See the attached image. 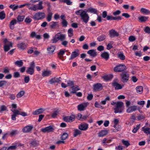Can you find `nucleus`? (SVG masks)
I'll return each instance as SVG.
<instances>
[{
    "label": "nucleus",
    "instance_id": "2",
    "mask_svg": "<svg viewBox=\"0 0 150 150\" xmlns=\"http://www.w3.org/2000/svg\"><path fill=\"white\" fill-rule=\"evenodd\" d=\"M11 111L13 113V114L11 115V119L15 121L16 120V117L18 115H20L23 116L25 117L28 115L25 112H20L18 110L15 109H12Z\"/></svg>",
    "mask_w": 150,
    "mask_h": 150
},
{
    "label": "nucleus",
    "instance_id": "16",
    "mask_svg": "<svg viewBox=\"0 0 150 150\" xmlns=\"http://www.w3.org/2000/svg\"><path fill=\"white\" fill-rule=\"evenodd\" d=\"M109 36L111 38L117 37L119 35L118 33L114 30H112L109 31Z\"/></svg>",
    "mask_w": 150,
    "mask_h": 150
},
{
    "label": "nucleus",
    "instance_id": "62",
    "mask_svg": "<svg viewBox=\"0 0 150 150\" xmlns=\"http://www.w3.org/2000/svg\"><path fill=\"white\" fill-rule=\"evenodd\" d=\"M119 122V120L118 119H115L114 120V125H113V127L114 128L116 127V126H117V124Z\"/></svg>",
    "mask_w": 150,
    "mask_h": 150
},
{
    "label": "nucleus",
    "instance_id": "23",
    "mask_svg": "<svg viewBox=\"0 0 150 150\" xmlns=\"http://www.w3.org/2000/svg\"><path fill=\"white\" fill-rule=\"evenodd\" d=\"M100 56L102 58L105 59L106 61L109 58V54L106 52L102 53Z\"/></svg>",
    "mask_w": 150,
    "mask_h": 150
},
{
    "label": "nucleus",
    "instance_id": "57",
    "mask_svg": "<svg viewBox=\"0 0 150 150\" xmlns=\"http://www.w3.org/2000/svg\"><path fill=\"white\" fill-rule=\"evenodd\" d=\"M121 128V126L120 125H118L117 128L114 129H113L112 130V132H116L120 131Z\"/></svg>",
    "mask_w": 150,
    "mask_h": 150
},
{
    "label": "nucleus",
    "instance_id": "39",
    "mask_svg": "<svg viewBox=\"0 0 150 150\" xmlns=\"http://www.w3.org/2000/svg\"><path fill=\"white\" fill-rule=\"evenodd\" d=\"M25 94V91H21L18 92L16 95V97L18 98H21Z\"/></svg>",
    "mask_w": 150,
    "mask_h": 150
},
{
    "label": "nucleus",
    "instance_id": "45",
    "mask_svg": "<svg viewBox=\"0 0 150 150\" xmlns=\"http://www.w3.org/2000/svg\"><path fill=\"white\" fill-rule=\"evenodd\" d=\"M30 144H31V146H36L38 145V142L37 141L33 140L31 142Z\"/></svg>",
    "mask_w": 150,
    "mask_h": 150
},
{
    "label": "nucleus",
    "instance_id": "63",
    "mask_svg": "<svg viewBox=\"0 0 150 150\" xmlns=\"http://www.w3.org/2000/svg\"><path fill=\"white\" fill-rule=\"evenodd\" d=\"M74 85V82L72 81L69 80L67 81V86H73Z\"/></svg>",
    "mask_w": 150,
    "mask_h": 150
},
{
    "label": "nucleus",
    "instance_id": "59",
    "mask_svg": "<svg viewBox=\"0 0 150 150\" xmlns=\"http://www.w3.org/2000/svg\"><path fill=\"white\" fill-rule=\"evenodd\" d=\"M71 88L74 91H78L80 90V88L78 86L75 85V86H72Z\"/></svg>",
    "mask_w": 150,
    "mask_h": 150
},
{
    "label": "nucleus",
    "instance_id": "37",
    "mask_svg": "<svg viewBox=\"0 0 150 150\" xmlns=\"http://www.w3.org/2000/svg\"><path fill=\"white\" fill-rule=\"evenodd\" d=\"M57 35L56 34L54 37H53L51 40V41L52 43H55L57 42L58 40V37H57Z\"/></svg>",
    "mask_w": 150,
    "mask_h": 150
},
{
    "label": "nucleus",
    "instance_id": "18",
    "mask_svg": "<svg viewBox=\"0 0 150 150\" xmlns=\"http://www.w3.org/2000/svg\"><path fill=\"white\" fill-rule=\"evenodd\" d=\"M79 50L78 49H76L75 51L72 52L69 59H72L78 56L79 55Z\"/></svg>",
    "mask_w": 150,
    "mask_h": 150
},
{
    "label": "nucleus",
    "instance_id": "42",
    "mask_svg": "<svg viewBox=\"0 0 150 150\" xmlns=\"http://www.w3.org/2000/svg\"><path fill=\"white\" fill-rule=\"evenodd\" d=\"M106 38V36L105 35H102L100 36L97 38V40L99 42H101L103 41Z\"/></svg>",
    "mask_w": 150,
    "mask_h": 150
},
{
    "label": "nucleus",
    "instance_id": "53",
    "mask_svg": "<svg viewBox=\"0 0 150 150\" xmlns=\"http://www.w3.org/2000/svg\"><path fill=\"white\" fill-rule=\"evenodd\" d=\"M140 126L139 125H137L136 127L134 128L132 131V132L134 133H136L139 129Z\"/></svg>",
    "mask_w": 150,
    "mask_h": 150
},
{
    "label": "nucleus",
    "instance_id": "49",
    "mask_svg": "<svg viewBox=\"0 0 150 150\" xmlns=\"http://www.w3.org/2000/svg\"><path fill=\"white\" fill-rule=\"evenodd\" d=\"M5 17V14L4 11L0 12V19H3Z\"/></svg>",
    "mask_w": 150,
    "mask_h": 150
},
{
    "label": "nucleus",
    "instance_id": "19",
    "mask_svg": "<svg viewBox=\"0 0 150 150\" xmlns=\"http://www.w3.org/2000/svg\"><path fill=\"white\" fill-rule=\"evenodd\" d=\"M60 77L58 78H52L49 81V82L50 84H52L55 83H60L61 81V80L60 79Z\"/></svg>",
    "mask_w": 150,
    "mask_h": 150
},
{
    "label": "nucleus",
    "instance_id": "22",
    "mask_svg": "<svg viewBox=\"0 0 150 150\" xmlns=\"http://www.w3.org/2000/svg\"><path fill=\"white\" fill-rule=\"evenodd\" d=\"M55 48V47L54 46L52 45L50 46H49L47 49L48 53L49 54H52L54 51Z\"/></svg>",
    "mask_w": 150,
    "mask_h": 150
},
{
    "label": "nucleus",
    "instance_id": "11",
    "mask_svg": "<svg viewBox=\"0 0 150 150\" xmlns=\"http://www.w3.org/2000/svg\"><path fill=\"white\" fill-rule=\"evenodd\" d=\"M88 104V103H85L78 105L77 106L78 110L80 111L84 110L85 108L87 107Z\"/></svg>",
    "mask_w": 150,
    "mask_h": 150
},
{
    "label": "nucleus",
    "instance_id": "10",
    "mask_svg": "<svg viewBox=\"0 0 150 150\" xmlns=\"http://www.w3.org/2000/svg\"><path fill=\"white\" fill-rule=\"evenodd\" d=\"M54 129L51 126H49L41 129V131L44 133H49L53 132Z\"/></svg>",
    "mask_w": 150,
    "mask_h": 150
},
{
    "label": "nucleus",
    "instance_id": "1",
    "mask_svg": "<svg viewBox=\"0 0 150 150\" xmlns=\"http://www.w3.org/2000/svg\"><path fill=\"white\" fill-rule=\"evenodd\" d=\"M87 13V11L81 9L76 11L75 13L77 15H80L82 22L86 24L90 18Z\"/></svg>",
    "mask_w": 150,
    "mask_h": 150
},
{
    "label": "nucleus",
    "instance_id": "9",
    "mask_svg": "<svg viewBox=\"0 0 150 150\" xmlns=\"http://www.w3.org/2000/svg\"><path fill=\"white\" fill-rule=\"evenodd\" d=\"M103 86L101 83H97L93 85V90L95 91H99L103 89Z\"/></svg>",
    "mask_w": 150,
    "mask_h": 150
},
{
    "label": "nucleus",
    "instance_id": "32",
    "mask_svg": "<svg viewBox=\"0 0 150 150\" xmlns=\"http://www.w3.org/2000/svg\"><path fill=\"white\" fill-rule=\"evenodd\" d=\"M53 13L50 11H49L47 16V20L48 22H50L51 20Z\"/></svg>",
    "mask_w": 150,
    "mask_h": 150
},
{
    "label": "nucleus",
    "instance_id": "58",
    "mask_svg": "<svg viewBox=\"0 0 150 150\" xmlns=\"http://www.w3.org/2000/svg\"><path fill=\"white\" fill-rule=\"evenodd\" d=\"M137 118L138 120H140L144 119L145 118V117L142 115H138Z\"/></svg>",
    "mask_w": 150,
    "mask_h": 150
},
{
    "label": "nucleus",
    "instance_id": "13",
    "mask_svg": "<svg viewBox=\"0 0 150 150\" xmlns=\"http://www.w3.org/2000/svg\"><path fill=\"white\" fill-rule=\"evenodd\" d=\"M33 126L32 125L25 126L23 129V132L24 133H30L33 129Z\"/></svg>",
    "mask_w": 150,
    "mask_h": 150
},
{
    "label": "nucleus",
    "instance_id": "48",
    "mask_svg": "<svg viewBox=\"0 0 150 150\" xmlns=\"http://www.w3.org/2000/svg\"><path fill=\"white\" fill-rule=\"evenodd\" d=\"M24 18V16H21L19 15L17 17V21L18 22H21L23 21Z\"/></svg>",
    "mask_w": 150,
    "mask_h": 150
},
{
    "label": "nucleus",
    "instance_id": "30",
    "mask_svg": "<svg viewBox=\"0 0 150 150\" xmlns=\"http://www.w3.org/2000/svg\"><path fill=\"white\" fill-rule=\"evenodd\" d=\"M58 25V22H57L52 21L50 22V26L52 28L54 29L55 28L57 25Z\"/></svg>",
    "mask_w": 150,
    "mask_h": 150
},
{
    "label": "nucleus",
    "instance_id": "21",
    "mask_svg": "<svg viewBox=\"0 0 150 150\" xmlns=\"http://www.w3.org/2000/svg\"><path fill=\"white\" fill-rule=\"evenodd\" d=\"M12 42H10L9 44H5L4 47V51L5 52L8 51L10 49V47H12Z\"/></svg>",
    "mask_w": 150,
    "mask_h": 150
},
{
    "label": "nucleus",
    "instance_id": "43",
    "mask_svg": "<svg viewBox=\"0 0 150 150\" xmlns=\"http://www.w3.org/2000/svg\"><path fill=\"white\" fill-rule=\"evenodd\" d=\"M115 113H121L122 112L123 109L121 108H114Z\"/></svg>",
    "mask_w": 150,
    "mask_h": 150
},
{
    "label": "nucleus",
    "instance_id": "38",
    "mask_svg": "<svg viewBox=\"0 0 150 150\" xmlns=\"http://www.w3.org/2000/svg\"><path fill=\"white\" fill-rule=\"evenodd\" d=\"M15 65L19 67H22L23 64V62L22 60L17 61L15 62Z\"/></svg>",
    "mask_w": 150,
    "mask_h": 150
},
{
    "label": "nucleus",
    "instance_id": "33",
    "mask_svg": "<svg viewBox=\"0 0 150 150\" xmlns=\"http://www.w3.org/2000/svg\"><path fill=\"white\" fill-rule=\"evenodd\" d=\"M137 92L139 94L142 93L143 91V87L142 86H139L136 88Z\"/></svg>",
    "mask_w": 150,
    "mask_h": 150
},
{
    "label": "nucleus",
    "instance_id": "8",
    "mask_svg": "<svg viewBox=\"0 0 150 150\" xmlns=\"http://www.w3.org/2000/svg\"><path fill=\"white\" fill-rule=\"evenodd\" d=\"M118 80L115 79L113 81L112 84V86L115 88V90L121 89L122 88L123 86L121 85L120 84L117 83Z\"/></svg>",
    "mask_w": 150,
    "mask_h": 150
},
{
    "label": "nucleus",
    "instance_id": "60",
    "mask_svg": "<svg viewBox=\"0 0 150 150\" xmlns=\"http://www.w3.org/2000/svg\"><path fill=\"white\" fill-rule=\"evenodd\" d=\"M144 31L145 33L150 34V28L149 26H146L145 28Z\"/></svg>",
    "mask_w": 150,
    "mask_h": 150
},
{
    "label": "nucleus",
    "instance_id": "31",
    "mask_svg": "<svg viewBox=\"0 0 150 150\" xmlns=\"http://www.w3.org/2000/svg\"><path fill=\"white\" fill-rule=\"evenodd\" d=\"M17 21L16 20L14 19L10 22V27L11 29H13L14 28V25L16 23Z\"/></svg>",
    "mask_w": 150,
    "mask_h": 150
},
{
    "label": "nucleus",
    "instance_id": "17",
    "mask_svg": "<svg viewBox=\"0 0 150 150\" xmlns=\"http://www.w3.org/2000/svg\"><path fill=\"white\" fill-rule=\"evenodd\" d=\"M45 110L43 108H40L33 111L32 112V114L34 115L41 114L43 113L45 111Z\"/></svg>",
    "mask_w": 150,
    "mask_h": 150
},
{
    "label": "nucleus",
    "instance_id": "64",
    "mask_svg": "<svg viewBox=\"0 0 150 150\" xmlns=\"http://www.w3.org/2000/svg\"><path fill=\"white\" fill-rule=\"evenodd\" d=\"M30 80V78L29 76H25L24 78V82L26 83H28Z\"/></svg>",
    "mask_w": 150,
    "mask_h": 150
},
{
    "label": "nucleus",
    "instance_id": "28",
    "mask_svg": "<svg viewBox=\"0 0 150 150\" xmlns=\"http://www.w3.org/2000/svg\"><path fill=\"white\" fill-rule=\"evenodd\" d=\"M51 74L50 71L46 70L43 71L42 73V76L44 77L50 76Z\"/></svg>",
    "mask_w": 150,
    "mask_h": 150
},
{
    "label": "nucleus",
    "instance_id": "46",
    "mask_svg": "<svg viewBox=\"0 0 150 150\" xmlns=\"http://www.w3.org/2000/svg\"><path fill=\"white\" fill-rule=\"evenodd\" d=\"M73 29L71 28H70L68 30V33L69 37H70L73 35Z\"/></svg>",
    "mask_w": 150,
    "mask_h": 150
},
{
    "label": "nucleus",
    "instance_id": "5",
    "mask_svg": "<svg viewBox=\"0 0 150 150\" xmlns=\"http://www.w3.org/2000/svg\"><path fill=\"white\" fill-rule=\"evenodd\" d=\"M121 81L124 83H126L128 81L129 75L126 72H124L120 74Z\"/></svg>",
    "mask_w": 150,
    "mask_h": 150
},
{
    "label": "nucleus",
    "instance_id": "50",
    "mask_svg": "<svg viewBox=\"0 0 150 150\" xmlns=\"http://www.w3.org/2000/svg\"><path fill=\"white\" fill-rule=\"evenodd\" d=\"M118 57L121 60H123L125 59V57L123 53L118 54Z\"/></svg>",
    "mask_w": 150,
    "mask_h": 150
},
{
    "label": "nucleus",
    "instance_id": "27",
    "mask_svg": "<svg viewBox=\"0 0 150 150\" xmlns=\"http://www.w3.org/2000/svg\"><path fill=\"white\" fill-rule=\"evenodd\" d=\"M104 80L107 81L111 80L112 78V76L111 75L104 76L102 77Z\"/></svg>",
    "mask_w": 150,
    "mask_h": 150
},
{
    "label": "nucleus",
    "instance_id": "15",
    "mask_svg": "<svg viewBox=\"0 0 150 150\" xmlns=\"http://www.w3.org/2000/svg\"><path fill=\"white\" fill-rule=\"evenodd\" d=\"M88 124L83 123L79 125V128L81 130H86L88 128Z\"/></svg>",
    "mask_w": 150,
    "mask_h": 150
},
{
    "label": "nucleus",
    "instance_id": "26",
    "mask_svg": "<svg viewBox=\"0 0 150 150\" xmlns=\"http://www.w3.org/2000/svg\"><path fill=\"white\" fill-rule=\"evenodd\" d=\"M108 131L107 130H102L98 133V136L100 137H103L108 133Z\"/></svg>",
    "mask_w": 150,
    "mask_h": 150
},
{
    "label": "nucleus",
    "instance_id": "12",
    "mask_svg": "<svg viewBox=\"0 0 150 150\" xmlns=\"http://www.w3.org/2000/svg\"><path fill=\"white\" fill-rule=\"evenodd\" d=\"M75 119V117L74 115H72L69 116L65 117H64L63 120L67 122H72Z\"/></svg>",
    "mask_w": 150,
    "mask_h": 150
},
{
    "label": "nucleus",
    "instance_id": "34",
    "mask_svg": "<svg viewBox=\"0 0 150 150\" xmlns=\"http://www.w3.org/2000/svg\"><path fill=\"white\" fill-rule=\"evenodd\" d=\"M86 11L87 12H90L94 14H96L97 13V10L96 9L91 7L89 8Z\"/></svg>",
    "mask_w": 150,
    "mask_h": 150
},
{
    "label": "nucleus",
    "instance_id": "52",
    "mask_svg": "<svg viewBox=\"0 0 150 150\" xmlns=\"http://www.w3.org/2000/svg\"><path fill=\"white\" fill-rule=\"evenodd\" d=\"M143 131L146 134H150V128L146 127L144 128Z\"/></svg>",
    "mask_w": 150,
    "mask_h": 150
},
{
    "label": "nucleus",
    "instance_id": "56",
    "mask_svg": "<svg viewBox=\"0 0 150 150\" xmlns=\"http://www.w3.org/2000/svg\"><path fill=\"white\" fill-rule=\"evenodd\" d=\"M7 82L5 81H0V87L6 85Z\"/></svg>",
    "mask_w": 150,
    "mask_h": 150
},
{
    "label": "nucleus",
    "instance_id": "4",
    "mask_svg": "<svg viewBox=\"0 0 150 150\" xmlns=\"http://www.w3.org/2000/svg\"><path fill=\"white\" fill-rule=\"evenodd\" d=\"M35 66V64L34 62H31L30 64V67H28L26 70L27 73L30 75L33 74L34 72Z\"/></svg>",
    "mask_w": 150,
    "mask_h": 150
},
{
    "label": "nucleus",
    "instance_id": "24",
    "mask_svg": "<svg viewBox=\"0 0 150 150\" xmlns=\"http://www.w3.org/2000/svg\"><path fill=\"white\" fill-rule=\"evenodd\" d=\"M17 46L18 48L22 50H24L27 47L26 45L24 42H21L18 44Z\"/></svg>",
    "mask_w": 150,
    "mask_h": 150
},
{
    "label": "nucleus",
    "instance_id": "44",
    "mask_svg": "<svg viewBox=\"0 0 150 150\" xmlns=\"http://www.w3.org/2000/svg\"><path fill=\"white\" fill-rule=\"evenodd\" d=\"M68 134L67 133H64L61 137V139L62 140L66 139L68 137Z\"/></svg>",
    "mask_w": 150,
    "mask_h": 150
},
{
    "label": "nucleus",
    "instance_id": "7",
    "mask_svg": "<svg viewBox=\"0 0 150 150\" xmlns=\"http://www.w3.org/2000/svg\"><path fill=\"white\" fill-rule=\"evenodd\" d=\"M42 1H40L39 2L38 5V6L37 7L36 5H33V7H29V9L34 11H35L37 10H42L43 9V7L42 5Z\"/></svg>",
    "mask_w": 150,
    "mask_h": 150
},
{
    "label": "nucleus",
    "instance_id": "40",
    "mask_svg": "<svg viewBox=\"0 0 150 150\" xmlns=\"http://www.w3.org/2000/svg\"><path fill=\"white\" fill-rule=\"evenodd\" d=\"M140 11L142 13L146 14H150V11L149 10L144 8L141 9Z\"/></svg>",
    "mask_w": 150,
    "mask_h": 150
},
{
    "label": "nucleus",
    "instance_id": "3",
    "mask_svg": "<svg viewBox=\"0 0 150 150\" xmlns=\"http://www.w3.org/2000/svg\"><path fill=\"white\" fill-rule=\"evenodd\" d=\"M45 17V14L42 12L36 13L33 16V18L35 20H42Z\"/></svg>",
    "mask_w": 150,
    "mask_h": 150
},
{
    "label": "nucleus",
    "instance_id": "35",
    "mask_svg": "<svg viewBox=\"0 0 150 150\" xmlns=\"http://www.w3.org/2000/svg\"><path fill=\"white\" fill-rule=\"evenodd\" d=\"M81 134V131L78 129H75L74 130L73 136L74 137H76L78 135H80Z\"/></svg>",
    "mask_w": 150,
    "mask_h": 150
},
{
    "label": "nucleus",
    "instance_id": "25",
    "mask_svg": "<svg viewBox=\"0 0 150 150\" xmlns=\"http://www.w3.org/2000/svg\"><path fill=\"white\" fill-rule=\"evenodd\" d=\"M57 37H58V40L63 41L65 39V35L61 34V33H59L57 34Z\"/></svg>",
    "mask_w": 150,
    "mask_h": 150
},
{
    "label": "nucleus",
    "instance_id": "47",
    "mask_svg": "<svg viewBox=\"0 0 150 150\" xmlns=\"http://www.w3.org/2000/svg\"><path fill=\"white\" fill-rule=\"evenodd\" d=\"M122 142L124 145L127 147L128 146L130 145L129 141L127 140H125L124 139H122Z\"/></svg>",
    "mask_w": 150,
    "mask_h": 150
},
{
    "label": "nucleus",
    "instance_id": "54",
    "mask_svg": "<svg viewBox=\"0 0 150 150\" xmlns=\"http://www.w3.org/2000/svg\"><path fill=\"white\" fill-rule=\"evenodd\" d=\"M62 2L66 3L67 5H71L72 4L70 0H62Z\"/></svg>",
    "mask_w": 150,
    "mask_h": 150
},
{
    "label": "nucleus",
    "instance_id": "6",
    "mask_svg": "<svg viewBox=\"0 0 150 150\" xmlns=\"http://www.w3.org/2000/svg\"><path fill=\"white\" fill-rule=\"evenodd\" d=\"M126 69L125 65L120 64L115 67L114 69V71L116 72H121L126 70Z\"/></svg>",
    "mask_w": 150,
    "mask_h": 150
},
{
    "label": "nucleus",
    "instance_id": "36",
    "mask_svg": "<svg viewBox=\"0 0 150 150\" xmlns=\"http://www.w3.org/2000/svg\"><path fill=\"white\" fill-rule=\"evenodd\" d=\"M65 52V51H64L61 50L58 53V57L59 59L62 60H63L62 59V57H63L62 55L64 54Z\"/></svg>",
    "mask_w": 150,
    "mask_h": 150
},
{
    "label": "nucleus",
    "instance_id": "51",
    "mask_svg": "<svg viewBox=\"0 0 150 150\" xmlns=\"http://www.w3.org/2000/svg\"><path fill=\"white\" fill-rule=\"evenodd\" d=\"M116 107L117 108H122L123 105V103L121 102H117L116 104Z\"/></svg>",
    "mask_w": 150,
    "mask_h": 150
},
{
    "label": "nucleus",
    "instance_id": "14",
    "mask_svg": "<svg viewBox=\"0 0 150 150\" xmlns=\"http://www.w3.org/2000/svg\"><path fill=\"white\" fill-rule=\"evenodd\" d=\"M137 109V106L134 105L128 107L126 110V112L128 113L136 111Z\"/></svg>",
    "mask_w": 150,
    "mask_h": 150
},
{
    "label": "nucleus",
    "instance_id": "55",
    "mask_svg": "<svg viewBox=\"0 0 150 150\" xmlns=\"http://www.w3.org/2000/svg\"><path fill=\"white\" fill-rule=\"evenodd\" d=\"M18 7V6H15V5H11L9 7L12 9L13 11H15L17 9Z\"/></svg>",
    "mask_w": 150,
    "mask_h": 150
},
{
    "label": "nucleus",
    "instance_id": "20",
    "mask_svg": "<svg viewBox=\"0 0 150 150\" xmlns=\"http://www.w3.org/2000/svg\"><path fill=\"white\" fill-rule=\"evenodd\" d=\"M87 53L93 57H94L97 55V52L94 50H90L87 51Z\"/></svg>",
    "mask_w": 150,
    "mask_h": 150
},
{
    "label": "nucleus",
    "instance_id": "29",
    "mask_svg": "<svg viewBox=\"0 0 150 150\" xmlns=\"http://www.w3.org/2000/svg\"><path fill=\"white\" fill-rule=\"evenodd\" d=\"M30 37L32 38L35 37L38 39H40L41 38L40 35H37L34 32H32L30 35Z\"/></svg>",
    "mask_w": 150,
    "mask_h": 150
},
{
    "label": "nucleus",
    "instance_id": "41",
    "mask_svg": "<svg viewBox=\"0 0 150 150\" xmlns=\"http://www.w3.org/2000/svg\"><path fill=\"white\" fill-rule=\"evenodd\" d=\"M148 18V17L145 16H141L138 18L139 20L141 22H145Z\"/></svg>",
    "mask_w": 150,
    "mask_h": 150
},
{
    "label": "nucleus",
    "instance_id": "61",
    "mask_svg": "<svg viewBox=\"0 0 150 150\" xmlns=\"http://www.w3.org/2000/svg\"><path fill=\"white\" fill-rule=\"evenodd\" d=\"M16 147L17 146L16 145L11 146L8 148L7 150H14L16 148Z\"/></svg>",
    "mask_w": 150,
    "mask_h": 150
}]
</instances>
